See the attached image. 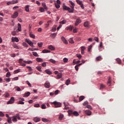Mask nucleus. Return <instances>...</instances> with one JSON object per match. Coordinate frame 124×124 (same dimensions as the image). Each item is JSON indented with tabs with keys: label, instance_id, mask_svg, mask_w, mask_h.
<instances>
[{
	"label": "nucleus",
	"instance_id": "nucleus-32",
	"mask_svg": "<svg viewBox=\"0 0 124 124\" xmlns=\"http://www.w3.org/2000/svg\"><path fill=\"white\" fill-rule=\"evenodd\" d=\"M105 88H106L105 85H104L103 84H102L100 85V90L105 89Z\"/></svg>",
	"mask_w": 124,
	"mask_h": 124
},
{
	"label": "nucleus",
	"instance_id": "nucleus-18",
	"mask_svg": "<svg viewBox=\"0 0 124 124\" xmlns=\"http://www.w3.org/2000/svg\"><path fill=\"white\" fill-rule=\"evenodd\" d=\"M99 51H102L103 50V46L102 45V42L100 43V46H99Z\"/></svg>",
	"mask_w": 124,
	"mask_h": 124
},
{
	"label": "nucleus",
	"instance_id": "nucleus-21",
	"mask_svg": "<svg viewBox=\"0 0 124 124\" xmlns=\"http://www.w3.org/2000/svg\"><path fill=\"white\" fill-rule=\"evenodd\" d=\"M45 71L46 74H48V75H51V74H52V72H51L49 69H46Z\"/></svg>",
	"mask_w": 124,
	"mask_h": 124
},
{
	"label": "nucleus",
	"instance_id": "nucleus-31",
	"mask_svg": "<svg viewBox=\"0 0 124 124\" xmlns=\"http://www.w3.org/2000/svg\"><path fill=\"white\" fill-rule=\"evenodd\" d=\"M23 62L25 63H28L29 64L31 63H32V61H23Z\"/></svg>",
	"mask_w": 124,
	"mask_h": 124
},
{
	"label": "nucleus",
	"instance_id": "nucleus-55",
	"mask_svg": "<svg viewBox=\"0 0 124 124\" xmlns=\"http://www.w3.org/2000/svg\"><path fill=\"white\" fill-rule=\"evenodd\" d=\"M69 42L71 44L74 43V41H73V39L72 38L69 39Z\"/></svg>",
	"mask_w": 124,
	"mask_h": 124
},
{
	"label": "nucleus",
	"instance_id": "nucleus-6",
	"mask_svg": "<svg viewBox=\"0 0 124 124\" xmlns=\"http://www.w3.org/2000/svg\"><path fill=\"white\" fill-rule=\"evenodd\" d=\"M25 42H27V43H28V44H29L31 47H33V43L30 40V39H26Z\"/></svg>",
	"mask_w": 124,
	"mask_h": 124
},
{
	"label": "nucleus",
	"instance_id": "nucleus-42",
	"mask_svg": "<svg viewBox=\"0 0 124 124\" xmlns=\"http://www.w3.org/2000/svg\"><path fill=\"white\" fill-rule=\"evenodd\" d=\"M79 62H80V61H76V59L74 60L73 61V63L77 64V63H79Z\"/></svg>",
	"mask_w": 124,
	"mask_h": 124
},
{
	"label": "nucleus",
	"instance_id": "nucleus-8",
	"mask_svg": "<svg viewBox=\"0 0 124 124\" xmlns=\"http://www.w3.org/2000/svg\"><path fill=\"white\" fill-rule=\"evenodd\" d=\"M84 113L87 116H91L92 115V111L90 110H86L84 111Z\"/></svg>",
	"mask_w": 124,
	"mask_h": 124
},
{
	"label": "nucleus",
	"instance_id": "nucleus-29",
	"mask_svg": "<svg viewBox=\"0 0 124 124\" xmlns=\"http://www.w3.org/2000/svg\"><path fill=\"white\" fill-rule=\"evenodd\" d=\"M29 35L30 36V37H31V38H35V35H34V34H32L31 32H30L29 33Z\"/></svg>",
	"mask_w": 124,
	"mask_h": 124
},
{
	"label": "nucleus",
	"instance_id": "nucleus-23",
	"mask_svg": "<svg viewBox=\"0 0 124 124\" xmlns=\"http://www.w3.org/2000/svg\"><path fill=\"white\" fill-rule=\"evenodd\" d=\"M48 48L49 49V50H52L53 51L55 50V47L52 45L48 46Z\"/></svg>",
	"mask_w": 124,
	"mask_h": 124
},
{
	"label": "nucleus",
	"instance_id": "nucleus-37",
	"mask_svg": "<svg viewBox=\"0 0 124 124\" xmlns=\"http://www.w3.org/2000/svg\"><path fill=\"white\" fill-rule=\"evenodd\" d=\"M22 45L24 47H29V45L25 42H23Z\"/></svg>",
	"mask_w": 124,
	"mask_h": 124
},
{
	"label": "nucleus",
	"instance_id": "nucleus-58",
	"mask_svg": "<svg viewBox=\"0 0 124 124\" xmlns=\"http://www.w3.org/2000/svg\"><path fill=\"white\" fill-rule=\"evenodd\" d=\"M26 83H27L29 87H31V83H30V82L29 81H28V80L26 81Z\"/></svg>",
	"mask_w": 124,
	"mask_h": 124
},
{
	"label": "nucleus",
	"instance_id": "nucleus-19",
	"mask_svg": "<svg viewBox=\"0 0 124 124\" xmlns=\"http://www.w3.org/2000/svg\"><path fill=\"white\" fill-rule=\"evenodd\" d=\"M25 10L26 12H30V5H27L25 7Z\"/></svg>",
	"mask_w": 124,
	"mask_h": 124
},
{
	"label": "nucleus",
	"instance_id": "nucleus-53",
	"mask_svg": "<svg viewBox=\"0 0 124 124\" xmlns=\"http://www.w3.org/2000/svg\"><path fill=\"white\" fill-rule=\"evenodd\" d=\"M30 94H31L30 93L24 94H23V96L24 97H28V96H30Z\"/></svg>",
	"mask_w": 124,
	"mask_h": 124
},
{
	"label": "nucleus",
	"instance_id": "nucleus-47",
	"mask_svg": "<svg viewBox=\"0 0 124 124\" xmlns=\"http://www.w3.org/2000/svg\"><path fill=\"white\" fill-rule=\"evenodd\" d=\"M49 62H52V63H56V61H55L54 59H50Z\"/></svg>",
	"mask_w": 124,
	"mask_h": 124
},
{
	"label": "nucleus",
	"instance_id": "nucleus-33",
	"mask_svg": "<svg viewBox=\"0 0 124 124\" xmlns=\"http://www.w3.org/2000/svg\"><path fill=\"white\" fill-rule=\"evenodd\" d=\"M83 106H88V105H89V102H88V101H85L83 103Z\"/></svg>",
	"mask_w": 124,
	"mask_h": 124
},
{
	"label": "nucleus",
	"instance_id": "nucleus-39",
	"mask_svg": "<svg viewBox=\"0 0 124 124\" xmlns=\"http://www.w3.org/2000/svg\"><path fill=\"white\" fill-rule=\"evenodd\" d=\"M12 4H15V3H18V0H12Z\"/></svg>",
	"mask_w": 124,
	"mask_h": 124
},
{
	"label": "nucleus",
	"instance_id": "nucleus-49",
	"mask_svg": "<svg viewBox=\"0 0 124 124\" xmlns=\"http://www.w3.org/2000/svg\"><path fill=\"white\" fill-rule=\"evenodd\" d=\"M60 24H66V20H63L62 21H60Z\"/></svg>",
	"mask_w": 124,
	"mask_h": 124
},
{
	"label": "nucleus",
	"instance_id": "nucleus-51",
	"mask_svg": "<svg viewBox=\"0 0 124 124\" xmlns=\"http://www.w3.org/2000/svg\"><path fill=\"white\" fill-rule=\"evenodd\" d=\"M93 47V46L91 45L90 46H88V52H91V50H92V48Z\"/></svg>",
	"mask_w": 124,
	"mask_h": 124
},
{
	"label": "nucleus",
	"instance_id": "nucleus-36",
	"mask_svg": "<svg viewBox=\"0 0 124 124\" xmlns=\"http://www.w3.org/2000/svg\"><path fill=\"white\" fill-rule=\"evenodd\" d=\"M85 98V96H80L79 98V101H82Z\"/></svg>",
	"mask_w": 124,
	"mask_h": 124
},
{
	"label": "nucleus",
	"instance_id": "nucleus-2",
	"mask_svg": "<svg viewBox=\"0 0 124 124\" xmlns=\"http://www.w3.org/2000/svg\"><path fill=\"white\" fill-rule=\"evenodd\" d=\"M17 120H21V118L20 117V114H16V115L12 117V121L14 122V123H16L17 122Z\"/></svg>",
	"mask_w": 124,
	"mask_h": 124
},
{
	"label": "nucleus",
	"instance_id": "nucleus-52",
	"mask_svg": "<svg viewBox=\"0 0 124 124\" xmlns=\"http://www.w3.org/2000/svg\"><path fill=\"white\" fill-rule=\"evenodd\" d=\"M63 62H68V59L66 58H64L63 59Z\"/></svg>",
	"mask_w": 124,
	"mask_h": 124
},
{
	"label": "nucleus",
	"instance_id": "nucleus-62",
	"mask_svg": "<svg viewBox=\"0 0 124 124\" xmlns=\"http://www.w3.org/2000/svg\"><path fill=\"white\" fill-rule=\"evenodd\" d=\"M0 117H4V114L2 111H0Z\"/></svg>",
	"mask_w": 124,
	"mask_h": 124
},
{
	"label": "nucleus",
	"instance_id": "nucleus-40",
	"mask_svg": "<svg viewBox=\"0 0 124 124\" xmlns=\"http://www.w3.org/2000/svg\"><path fill=\"white\" fill-rule=\"evenodd\" d=\"M86 108H88V109H90V110H93V108L91 105H88L86 107Z\"/></svg>",
	"mask_w": 124,
	"mask_h": 124
},
{
	"label": "nucleus",
	"instance_id": "nucleus-44",
	"mask_svg": "<svg viewBox=\"0 0 124 124\" xmlns=\"http://www.w3.org/2000/svg\"><path fill=\"white\" fill-rule=\"evenodd\" d=\"M42 120L43 121V122H44V123H48V122H49V120L47 119H46L45 118H43L42 119Z\"/></svg>",
	"mask_w": 124,
	"mask_h": 124
},
{
	"label": "nucleus",
	"instance_id": "nucleus-14",
	"mask_svg": "<svg viewBox=\"0 0 124 124\" xmlns=\"http://www.w3.org/2000/svg\"><path fill=\"white\" fill-rule=\"evenodd\" d=\"M63 104L64 105V109H65L66 110H67V109L69 108L67 107L68 105H69V103L65 104V102H64Z\"/></svg>",
	"mask_w": 124,
	"mask_h": 124
},
{
	"label": "nucleus",
	"instance_id": "nucleus-13",
	"mask_svg": "<svg viewBox=\"0 0 124 124\" xmlns=\"http://www.w3.org/2000/svg\"><path fill=\"white\" fill-rule=\"evenodd\" d=\"M82 65V63H80V64H77L75 66V68L76 70V71H78V70H79V66Z\"/></svg>",
	"mask_w": 124,
	"mask_h": 124
},
{
	"label": "nucleus",
	"instance_id": "nucleus-34",
	"mask_svg": "<svg viewBox=\"0 0 124 124\" xmlns=\"http://www.w3.org/2000/svg\"><path fill=\"white\" fill-rule=\"evenodd\" d=\"M32 55L33 56H34V57H39L38 54H37V52H32Z\"/></svg>",
	"mask_w": 124,
	"mask_h": 124
},
{
	"label": "nucleus",
	"instance_id": "nucleus-15",
	"mask_svg": "<svg viewBox=\"0 0 124 124\" xmlns=\"http://www.w3.org/2000/svg\"><path fill=\"white\" fill-rule=\"evenodd\" d=\"M62 77V74L61 73H59L57 76V79H61Z\"/></svg>",
	"mask_w": 124,
	"mask_h": 124
},
{
	"label": "nucleus",
	"instance_id": "nucleus-48",
	"mask_svg": "<svg viewBox=\"0 0 124 124\" xmlns=\"http://www.w3.org/2000/svg\"><path fill=\"white\" fill-rule=\"evenodd\" d=\"M8 123L9 124H12V120L11 117H10V118H8Z\"/></svg>",
	"mask_w": 124,
	"mask_h": 124
},
{
	"label": "nucleus",
	"instance_id": "nucleus-16",
	"mask_svg": "<svg viewBox=\"0 0 124 124\" xmlns=\"http://www.w3.org/2000/svg\"><path fill=\"white\" fill-rule=\"evenodd\" d=\"M36 62H43V59L40 58H37L36 59Z\"/></svg>",
	"mask_w": 124,
	"mask_h": 124
},
{
	"label": "nucleus",
	"instance_id": "nucleus-1",
	"mask_svg": "<svg viewBox=\"0 0 124 124\" xmlns=\"http://www.w3.org/2000/svg\"><path fill=\"white\" fill-rule=\"evenodd\" d=\"M69 2L71 5H72L71 6V8L64 5H63V10H67L69 13H73V12H74V6H75V4H74L72 1L70 0Z\"/></svg>",
	"mask_w": 124,
	"mask_h": 124
},
{
	"label": "nucleus",
	"instance_id": "nucleus-10",
	"mask_svg": "<svg viewBox=\"0 0 124 124\" xmlns=\"http://www.w3.org/2000/svg\"><path fill=\"white\" fill-rule=\"evenodd\" d=\"M15 41H16V42H19V39L17 37L14 38V37H12V42H15Z\"/></svg>",
	"mask_w": 124,
	"mask_h": 124
},
{
	"label": "nucleus",
	"instance_id": "nucleus-7",
	"mask_svg": "<svg viewBox=\"0 0 124 124\" xmlns=\"http://www.w3.org/2000/svg\"><path fill=\"white\" fill-rule=\"evenodd\" d=\"M14 101H15V99L14 97H12L10 100L7 102V104H12L13 103H14Z\"/></svg>",
	"mask_w": 124,
	"mask_h": 124
},
{
	"label": "nucleus",
	"instance_id": "nucleus-64",
	"mask_svg": "<svg viewBox=\"0 0 124 124\" xmlns=\"http://www.w3.org/2000/svg\"><path fill=\"white\" fill-rule=\"evenodd\" d=\"M37 69L39 71H41V67L40 66H38L36 67Z\"/></svg>",
	"mask_w": 124,
	"mask_h": 124
},
{
	"label": "nucleus",
	"instance_id": "nucleus-30",
	"mask_svg": "<svg viewBox=\"0 0 124 124\" xmlns=\"http://www.w3.org/2000/svg\"><path fill=\"white\" fill-rule=\"evenodd\" d=\"M63 118V114H60L59 117V120H60V121H62Z\"/></svg>",
	"mask_w": 124,
	"mask_h": 124
},
{
	"label": "nucleus",
	"instance_id": "nucleus-24",
	"mask_svg": "<svg viewBox=\"0 0 124 124\" xmlns=\"http://www.w3.org/2000/svg\"><path fill=\"white\" fill-rule=\"evenodd\" d=\"M16 90L17 92H21V91H23V90H24V87H22L21 89L19 87H16Z\"/></svg>",
	"mask_w": 124,
	"mask_h": 124
},
{
	"label": "nucleus",
	"instance_id": "nucleus-46",
	"mask_svg": "<svg viewBox=\"0 0 124 124\" xmlns=\"http://www.w3.org/2000/svg\"><path fill=\"white\" fill-rule=\"evenodd\" d=\"M102 60V58H101V57L100 56H98V57H97L96 58V60L97 61H101Z\"/></svg>",
	"mask_w": 124,
	"mask_h": 124
},
{
	"label": "nucleus",
	"instance_id": "nucleus-12",
	"mask_svg": "<svg viewBox=\"0 0 124 124\" xmlns=\"http://www.w3.org/2000/svg\"><path fill=\"white\" fill-rule=\"evenodd\" d=\"M45 88H50V82H49V81L46 82V83H45Z\"/></svg>",
	"mask_w": 124,
	"mask_h": 124
},
{
	"label": "nucleus",
	"instance_id": "nucleus-57",
	"mask_svg": "<svg viewBox=\"0 0 124 124\" xmlns=\"http://www.w3.org/2000/svg\"><path fill=\"white\" fill-rule=\"evenodd\" d=\"M77 57L80 60L82 58V55L81 54H77Z\"/></svg>",
	"mask_w": 124,
	"mask_h": 124
},
{
	"label": "nucleus",
	"instance_id": "nucleus-56",
	"mask_svg": "<svg viewBox=\"0 0 124 124\" xmlns=\"http://www.w3.org/2000/svg\"><path fill=\"white\" fill-rule=\"evenodd\" d=\"M81 51H85L86 50V46H81Z\"/></svg>",
	"mask_w": 124,
	"mask_h": 124
},
{
	"label": "nucleus",
	"instance_id": "nucleus-20",
	"mask_svg": "<svg viewBox=\"0 0 124 124\" xmlns=\"http://www.w3.org/2000/svg\"><path fill=\"white\" fill-rule=\"evenodd\" d=\"M67 31H72L73 30V26L70 25V26H68V27L66 28Z\"/></svg>",
	"mask_w": 124,
	"mask_h": 124
},
{
	"label": "nucleus",
	"instance_id": "nucleus-28",
	"mask_svg": "<svg viewBox=\"0 0 124 124\" xmlns=\"http://www.w3.org/2000/svg\"><path fill=\"white\" fill-rule=\"evenodd\" d=\"M19 72H21V69H18L17 70H15L14 71V74H16V73H19Z\"/></svg>",
	"mask_w": 124,
	"mask_h": 124
},
{
	"label": "nucleus",
	"instance_id": "nucleus-3",
	"mask_svg": "<svg viewBox=\"0 0 124 124\" xmlns=\"http://www.w3.org/2000/svg\"><path fill=\"white\" fill-rule=\"evenodd\" d=\"M68 113L69 115H74V116H78L79 115V113L78 112L75 111H73V110H70L68 111Z\"/></svg>",
	"mask_w": 124,
	"mask_h": 124
},
{
	"label": "nucleus",
	"instance_id": "nucleus-5",
	"mask_svg": "<svg viewBox=\"0 0 124 124\" xmlns=\"http://www.w3.org/2000/svg\"><path fill=\"white\" fill-rule=\"evenodd\" d=\"M76 1L77 3L80 6V7L82 8V9H84V8H85V7H84V4H83V1L80 0H76Z\"/></svg>",
	"mask_w": 124,
	"mask_h": 124
},
{
	"label": "nucleus",
	"instance_id": "nucleus-17",
	"mask_svg": "<svg viewBox=\"0 0 124 124\" xmlns=\"http://www.w3.org/2000/svg\"><path fill=\"white\" fill-rule=\"evenodd\" d=\"M108 86H111V77H108Z\"/></svg>",
	"mask_w": 124,
	"mask_h": 124
},
{
	"label": "nucleus",
	"instance_id": "nucleus-61",
	"mask_svg": "<svg viewBox=\"0 0 124 124\" xmlns=\"http://www.w3.org/2000/svg\"><path fill=\"white\" fill-rule=\"evenodd\" d=\"M18 104H21V105H24L25 104V102L22 101H18Z\"/></svg>",
	"mask_w": 124,
	"mask_h": 124
},
{
	"label": "nucleus",
	"instance_id": "nucleus-22",
	"mask_svg": "<svg viewBox=\"0 0 124 124\" xmlns=\"http://www.w3.org/2000/svg\"><path fill=\"white\" fill-rule=\"evenodd\" d=\"M89 22L86 21L84 23L83 26L84 27H85V28H88L89 26Z\"/></svg>",
	"mask_w": 124,
	"mask_h": 124
},
{
	"label": "nucleus",
	"instance_id": "nucleus-25",
	"mask_svg": "<svg viewBox=\"0 0 124 124\" xmlns=\"http://www.w3.org/2000/svg\"><path fill=\"white\" fill-rule=\"evenodd\" d=\"M18 28L17 30L19 31H22V27H21V24L18 23L17 24Z\"/></svg>",
	"mask_w": 124,
	"mask_h": 124
},
{
	"label": "nucleus",
	"instance_id": "nucleus-50",
	"mask_svg": "<svg viewBox=\"0 0 124 124\" xmlns=\"http://www.w3.org/2000/svg\"><path fill=\"white\" fill-rule=\"evenodd\" d=\"M55 7H56L57 9L60 8V7H61V6H60V4H57V3H55Z\"/></svg>",
	"mask_w": 124,
	"mask_h": 124
},
{
	"label": "nucleus",
	"instance_id": "nucleus-4",
	"mask_svg": "<svg viewBox=\"0 0 124 124\" xmlns=\"http://www.w3.org/2000/svg\"><path fill=\"white\" fill-rule=\"evenodd\" d=\"M52 104H54L55 108H58L59 107H61L62 103L58 102H54L52 103Z\"/></svg>",
	"mask_w": 124,
	"mask_h": 124
},
{
	"label": "nucleus",
	"instance_id": "nucleus-45",
	"mask_svg": "<svg viewBox=\"0 0 124 124\" xmlns=\"http://www.w3.org/2000/svg\"><path fill=\"white\" fill-rule=\"evenodd\" d=\"M116 61L118 62V63H121V62H122V61H121V59L120 58H117L116 59Z\"/></svg>",
	"mask_w": 124,
	"mask_h": 124
},
{
	"label": "nucleus",
	"instance_id": "nucleus-35",
	"mask_svg": "<svg viewBox=\"0 0 124 124\" xmlns=\"http://www.w3.org/2000/svg\"><path fill=\"white\" fill-rule=\"evenodd\" d=\"M56 36H57V33H53L51 34V37H52L53 38H55V37H56Z\"/></svg>",
	"mask_w": 124,
	"mask_h": 124
},
{
	"label": "nucleus",
	"instance_id": "nucleus-27",
	"mask_svg": "<svg viewBox=\"0 0 124 124\" xmlns=\"http://www.w3.org/2000/svg\"><path fill=\"white\" fill-rule=\"evenodd\" d=\"M50 51L48 50V49H44L42 51V53H43V54L46 53H50Z\"/></svg>",
	"mask_w": 124,
	"mask_h": 124
},
{
	"label": "nucleus",
	"instance_id": "nucleus-63",
	"mask_svg": "<svg viewBox=\"0 0 124 124\" xmlns=\"http://www.w3.org/2000/svg\"><path fill=\"white\" fill-rule=\"evenodd\" d=\"M39 11H40V12H44V8H40L39 9Z\"/></svg>",
	"mask_w": 124,
	"mask_h": 124
},
{
	"label": "nucleus",
	"instance_id": "nucleus-43",
	"mask_svg": "<svg viewBox=\"0 0 124 124\" xmlns=\"http://www.w3.org/2000/svg\"><path fill=\"white\" fill-rule=\"evenodd\" d=\"M70 83V80L67 79L65 82V84L67 86H68L69 85V83Z\"/></svg>",
	"mask_w": 124,
	"mask_h": 124
},
{
	"label": "nucleus",
	"instance_id": "nucleus-11",
	"mask_svg": "<svg viewBox=\"0 0 124 124\" xmlns=\"http://www.w3.org/2000/svg\"><path fill=\"white\" fill-rule=\"evenodd\" d=\"M80 23H81V19L78 18L77 19L76 22L75 23V26H78V25H79V24H80Z\"/></svg>",
	"mask_w": 124,
	"mask_h": 124
},
{
	"label": "nucleus",
	"instance_id": "nucleus-54",
	"mask_svg": "<svg viewBox=\"0 0 124 124\" xmlns=\"http://www.w3.org/2000/svg\"><path fill=\"white\" fill-rule=\"evenodd\" d=\"M42 109H46V105L45 104H42L41 106Z\"/></svg>",
	"mask_w": 124,
	"mask_h": 124
},
{
	"label": "nucleus",
	"instance_id": "nucleus-41",
	"mask_svg": "<svg viewBox=\"0 0 124 124\" xmlns=\"http://www.w3.org/2000/svg\"><path fill=\"white\" fill-rule=\"evenodd\" d=\"M26 68H28V71H32V68L31 66H26Z\"/></svg>",
	"mask_w": 124,
	"mask_h": 124
},
{
	"label": "nucleus",
	"instance_id": "nucleus-60",
	"mask_svg": "<svg viewBox=\"0 0 124 124\" xmlns=\"http://www.w3.org/2000/svg\"><path fill=\"white\" fill-rule=\"evenodd\" d=\"M11 75V74H10V72H8L6 75V77H10V76Z\"/></svg>",
	"mask_w": 124,
	"mask_h": 124
},
{
	"label": "nucleus",
	"instance_id": "nucleus-38",
	"mask_svg": "<svg viewBox=\"0 0 124 124\" xmlns=\"http://www.w3.org/2000/svg\"><path fill=\"white\" fill-rule=\"evenodd\" d=\"M43 45V43L42 42H40L38 43V47H40V48H41V47H42Z\"/></svg>",
	"mask_w": 124,
	"mask_h": 124
},
{
	"label": "nucleus",
	"instance_id": "nucleus-9",
	"mask_svg": "<svg viewBox=\"0 0 124 124\" xmlns=\"http://www.w3.org/2000/svg\"><path fill=\"white\" fill-rule=\"evenodd\" d=\"M18 12H16L12 16V18L13 19H15V18H17L18 17Z\"/></svg>",
	"mask_w": 124,
	"mask_h": 124
},
{
	"label": "nucleus",
	"instance_id": "nucleus-59",
	"mask_svg": "<svg viewBox=\"0 0 124 124\" xmlns=\"http://www.w3.org/2000/svg\"><path fill=\"white\" fill-rule=\"evenodd\" d=\"M4 80H5V81H6V82H10V78H4Z\"/></svg>",
	"mask_w": 124,
	"mask_h": 124
},
{
	"label": "nucleus",
	"instance_id": "nucleus-26",
	"mask_svg": "<svg viewBox=\"0 0 124 124\" xmlns=\"http://www.w3.org/2000/svg\"><path fill=\"white\" fill-rule=\"evenodd\" d=\"M34 122H35V123H37L40 121V118L38 117H35L33 119Z\"/></svg>",
	"mask_w": 124,
	"mask_h": 124
}]
</instances>
